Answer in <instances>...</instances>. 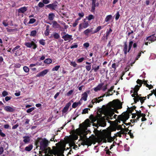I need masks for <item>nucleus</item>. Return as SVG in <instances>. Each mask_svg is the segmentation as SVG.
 Here are the masks:
<instances>
[{
    "label": "nucleus",
    "instance_id": "nucleus-1",
    "mask_svg": "<svg viewBox=\"0 0 156 156\" xmlns=\"http://www.w3.org/2000/svg\"><path fill=\"white\" fill-rule=\"evenodd\" d=\"M89 119L91 120L92 123L97 121L96 124L94 123L93 126L98 128L99 126L104 127L106 126V123L105 119L102 118V115L101 114L98 113L97 115L94 116L93 115H91L89 117Z\"/></svg>",
    "mask_w": 156,
    "mask_h": 156
},
{
    "label": "nucleus",
    "instance_id": "nucleus-2",
    "mask_svg": "<svg viewBox=\"0 0 156 156\" xmlns=\"http://www.w3.org/2000/svg\"><path fill=\"white\" fill-rule=\"evenodd\" d=\"M123 44L122 51L124 52V54L125 55H126L127 52H130L132 45L133 48H136L137 46V43L135 42L133 43V41L131 40H129L128 46L127 41L124 42Z\"/></svg>",
    "mask_w": 156,
    "mask_h": 156
},
{
    "label": "nucleus",
    "instance_id": "nucleus-3",
    "mask_svg": "<svg viewBox=\"0 0 156 156\" xmlns=\"http://www.w3.org/2000/svg\"><path fill=\"white\" fill-rule=\"evenodd\" d=\"M49 143V141L46 138H40L37 140L35 143V144L37 146L38 145L40 147V150L42 151H44L48 146Z\"/></svg>",
    "mask_w": 156,
    "mask_h": 156
},
{
    "label": "nucleus",
    "instance_id": "nucleus-4",
    "mask_svg": "<svg viewBox=\"0 0 156 156\" xmlns=\"http://www.w3.org/2000/svg\"><path fill=\"white\" fill-rule=\"evenodd\" d=\"M129 118V115L126 112H123L122 115H119V119L122 120L123 122H126Z\"/></svg>",
    "mask_w": 156,
    "mask_h": 156
},
{
    "label": "nucleus",
    "instance_id": "nucleus-5",
    "mask_svg": "<svg viewBox=\"0 0 156 156\" xmlns=\"http://www.w3.org/2000/svg\"><path fill=\"white\" fill-rule=\"evenodd\" d=\"M24 44L27 47L29 48H31L33 46V48L34 49H36L37 47V44L33 41L31 42H25Z\"/></svg>",
    "mask_w": 156,
    "mask_h": 156
},
{
    "label": "nucleus",
    "instance_id": "nucleus-6",
    "mask_svg": "<svg viewBox=\"0 0 156 156\" xmlns=\"http://www.w3.org/2000/svg\"><path fill=\"white\" fill-rule=\"evenodd\" d=\"M57 3V2H56V3H54L51 4L47 5H46V7L51 10H55L57 8L58 6Z\"/></svg>",
    "mask_w": 156,
    "mask_h": 156
},
{
    "label": "nucleus",
    "instance_id": "nucleus-7",
    "mask_svg": "<svg viewBox=\"0 0 156 156\" xmlns=\"http://www.w3.org/2000/svg\"><path fill=\"white\" fill-rule=\"evenodd\" d=\"M92 141L89 138H87L86 139H83L81 143V145L83 146L87 145L88 146H90L92 144Z\"/></svg>",
    "mask_w": 156,
    "mask_h": 156
},
{
    "label": "nucleus",
    "instance_id": "nucleus-8",
    "mask_svg": "<svg viewBox=\"0 0 156 156\" xmlns=\"http://www.w3.org/2000/svg\"><path fill=\"white\" fill-rule=\"evenodd\" d=\"M4 110L7 112H11L15 111V108L13 106H10L7 105L4 107Z\"/></svg>",
    "mask_w": 156,
    "mask_h": 156
},
{
    "label": "nucleus",
    "instance_id": "nucleus-9",
    "mask_svg": "<svg viewBox=\"0 0 156 156\" xmlns=\"http://www.w3.org/2000/svg\"><path fill=\"white\" fill-rule=\"evenodd\" d=\"M90 93V91L89 90H87L86 92H84L82 94L80 100H83L84 101H86L88 97V94Z\"/></svg>",
    "mask_w": 156,
    "mask_h": 156
},
{
    "label": "nucleus",
    "instance_id": "nucleus-10",
    "mask_svg": "<svg viewBox=\"0 0 156 156\" xmlns=\"http://www.w3.org/2000/svg\"><path fill=\"white\" fill-rule=\"evenodd\" d=\"M48 71L49 70L48 69H44L37 74L36 76L38 77L44 76L47 74Z\"/></svg>",
    "mask_w": 156,
    "mask_h": 156
},
{
    "label": "nucleus",
    "instance_id": "nucleus-11",
    "mask_svg": "<svg viewBox=\"0 0 156 156\" xmlns=\"http://www.w3.org/2000/svg\"><path fill=\"white\" fill-rule=\"evenodd\" d=\"M62 38L65 41H70V40H73L72 38V36L69 35L68 34H66L65 35L62 37Z\"/></svg>",
    "mask_w": 156,
    "mask_h": 156
},
{
    "label": "nucleus",
    "instance_id": "nucleus-12",
    "mask_svg": "<svg viewBox=\"0 0 156 156\" xmlns=\"http://www.w3.org/2000/svg\"><path fill=\"white\" fill-rule=\"evenodd\" d=\"M71 105V103L70 102H68L66 104L65 106L63 108L62 111V114L67 112L69 109V107Z\"/></svg>",
    "mask_w": 156,
    "mask_h": 156
},
{
    "label": "nucleus",
    "instance_id": "nucleus-13",
    "mask_svg": "<svg viewBox=\"0 0 156 156\" xmlns=\"http://www.w3.org/2000/svg\"><path fill=\"white\" fill-rule=\"evenodd\" d=\"M89 23L87 22H85L83 24L80 23L79 25V30L80 31L81 29L83 28H86L89 26Z\"/></svg>",
    "mask_w": 156,
    "mask_h": 156
},
{
    "label": "nucleus",
    "instance_id": "nucleus-14",
    "mask_svg": "<svg viewBox=\"0 0 156 156\" xmlns=\"http://www.w3.org/2000/svg\"><path fill=\"white\" fill-rule=\"evenodd\" d=\"M146 40V41H151V42H153L156 40V37L154 34H153L147 37Z\"/></svg>",
    "mask_w": 156,
    "mask_h": 156
},
{
    "label": "nucleus",
    "instance_id": "nucleus-15",
    "mask_svg": "<svg viewBox=\"0 0 156 156\" xmlns=\"http://www.w3.org/2000/svg\"><path fill=\"white\" fill-rule=\"evenodd\" d=\"M106 136L108 138V141L109 142H111L113 141L115 137V136H114V137H112L111 136V132H108L107 133Z\"/></svg>",
    "mask_w": 156,
    "mask_h": 156
},
{
    "label": "nucleus",
    "instance_id": "nucleus-16",
    "mask_svg": "<svg viewBox=\"0 0 156 156\" xmlns=\"http://www.w3.org/2000/svg\"><path fill=\"white\" fill-rule=\"evenodd\" d=\"M23 142L25 144H27L29 143L30 141V138L29 136H25L23 137Z\"/></svg>",
    "mask_w": 156,
    "mask_h": 156
},
{
    "label": "nucleus",
    "instance_id": "nucleus-17",
    "mask_svg": "<svg viewBox=\"0 0 156 156\" xmlns=\"http://www.w3.org/2000/svg\"><path fill=\"white\" fill-rule=\"evenodd\" d=\"M104 85V83H99L98 85L94 88V91L97 92L98 90H100L101 89L103 86Z\"/></svg>",
    "mask_w": 156,
    "mask_h": 156
},
{
    "label": "nucleus",
    "instance_id": "nucleus-18",
    "mask_svg": "<svg viewBox=\"0 0 156 156\" xmlns=\"http://www.w3.org/2000/svg\"><path fill=\"white\" fill-rule=\"evenodd\" d=\"M27 10V7L24 6L21 7L18 9V12L19 13H24Z\"/></svg>",
    "mask_w": 156,
    "mask_h": 156
},
{
    "label": "nucleus",
    "instance_id": "nucleus-19",
    "mask_svg": "<svg viewBox=\"0 0 156 156\" xmlns=\"http://www.w3.org/2000/svg\"><path fill=\"white\" fill-rule=\"evenodd\" d=\"M91 8L90 10V12H94L95 11V8L98 7L99 4H91Z\"/></svg>",
    "mask_w": 156,
    "mask_h": 156
},
{
    "label": "nucleus",
    "instance_id": "nucleus-20",
    "mask_svg": "<svg viewBox=\"0 0 156 156\" xmlns=\"http://www.w3.org/2000/svg\"><path fill=\"white\" fill-rule=\"evenodd\" d=\"M103 100V99H98V98H97L92 99L91 102L94 105V103H99L100 102L102 101Z\"/></svg>",
    "mask_w": 156,
    "mask_h": 156
},
{
    "label": "nucleus",
    "instance_id": "nucleus-21",
    "mask_svg": "<svg viewBox=\"0 0 156 156\" xmlns=\"http://www.w3.org/2000/svg\"><path fill=\"white\" fill-rule=\"evenodd\" d=\"M133 99L134 100L135 103H136L137 102H138L139 100L140 101L144 100L143 98L142 97H140L139 96H137V97H136L135 98H133Z\"/></svg>",
    "mask_w": 156,
    "mask_h": 156
},
{
    "label": "nucleus",
    "instance_id": "nucleus-22",
    "mask_svg": "<svg viewBox=\"0 0 156 156\" xmlns=\"http://www.w3.org/2000/svg\"><path fill=\"white\" fill-rule=\"evenodd\" d=\"M114 114V112H110L107 116L106 120L108 121L109 119H113V115Z\"/></svg>",
    "mask_w": 156,
    "mask_h": 156
},
{
    "label": "nucleus",
    "instance_id": "nucleus-23",
    "mask_svg": "<svg viewBox=\"0 0 156 156\" xmlns=\"http://www.w3.org/2000/svg\"><path fill=\"white\" fill-rule=\"evenodd\" d=\"M100 68V66H96V64H93L92 66V70H94V72H97Z\"/></svg>",
    "mask_w": 156,
    "mask_h": 156
},
{
    "label": "nucleus",
    "instance_id": "nucleus-24",
    "mask_svg": "<svg viewBox=\"0 0 156 156\" xmlns=\"http://www.w3.org/2000/svg\"><path fill=\"white\" fill-rule=\"evenodd\" d=\"M33 147V145L31 144H30L25 147V150L27 151H30L32 149Z\"/></svg>",
    "mask_w": 156,
    "mask_h": 156
},
{
    "label": "nucleus",
    "instance_id": "nucleus-25",
    "mask_svg": "<svg viewBox=\"0 0 156 156\" xmlns=\"http://www.w3.org/2000/svg\"><path fill=\"white\" fill-rule=\"evenodd\" d=\"M92 28H88L84 31L83 33L86 35L88 36V35L89 33L92 32Z\"/></svg>",
    "mask_w": 156,
    "mask_h": 156
},
{
    "label": "nucleus",
    "instance_id": "nucleus-26",
    "mask_svg": "<svg viewBox=\"0 0 156 156\" xmlns=\"http://www.w3.org/2000/svg\"><path fill=\"white\" fill-rule=\"evenodd\" d=\"M112 31V29L110 28L108 30H107L106 33V39L107 40L108 38V36L110 33H111Z\"/></svg>",
    "mask_w": 156,
    "mask_h": 156
},
{
    "label": "nucleus",
    "instance_id": "nucleus-27",
    "mask_svg": "<svg viewBox=\"0 0 156 156\" xmlns=\"http://www.w3.org/2000/svg\"><path fill=\"white\" fill-rule=\"evenodd\" d=\"M118 101L117 103V106L118 108L119 109H121L122 108V102H121V101L118 100Z\"/></svg>",
    "mask_w": 156,
    "mask_h": 156
},
{
    "label": "nucleus",
    "instance_id": "nucleus-28",
    "mask_svg": "<svg viewBox=\"0 0 156 156\" xmlns=\"http://www.w3.org/2000/svg\"><path fill=\"white\" fill-rule=\"evenodd\" d=\"M52 35H53V37L55 39H58L60 37L59 34L56 32H54Z\"/></svg>",
    "mask_w": 156,
    "mask_h": 156
},
{
    "label": "nucleus",
    "instance_id": "nucleus-29",
    "mask_svg": "<svg viewBox=\"0 0 156 156\" xmlns=\"http://www.w3.org/2000/svg\"><path fill=\"white\" fill-rule=\"evenodd\" d=\"M55 15L53 13H50L48 15V19L50 20H53Z\"/></svg>",
    "mask_w": 156,
    "mask_h": 156
},
{
    "label": "nucleus",
    "instance_id": "nucleus-30",
    "mask_svg": "<svg viewBox=\"0 0 156 156\" xmlns=\"http://www.w3.org/2000/svg\"><path fill=\"white\" fill-rule=\"evenodd\" d=\"M112 17V16L111 15H109L107 16L105 19V21L108 22L110 20Z\"/></svg>",
    "mask_w": 156,
    "mask_h": 156
},
{
    "label": "nucleus",
    "instance_id": "nucleus-31",
    "mask_svg": "<svg viewBox=\"0 0 156 156\" xmlns=\"http://www.w3.org/2000/svg\"><path fill=\"white\" fill-rule=\"evenodd\" d=\"M52 26L54 27L58 28L60 26V25L56 21H54L53 23Z\"/></svg>",
    "mask_w": 156,
    "mask_h": 156
},
{
    "label": "nucleus",
    "instance_id": "nucleus-32",
    "mask_svg": "<svg viewBox=\"0 0 156 156\" xmlns=\"http://www.w3.org/2000/svg\"><path fill=\"white\" fill-rule=\"evenodd\" d=\"M102 28V27L101 26H98L95 30L93 32H92V34H94L100 31Z\"/></svg>",
    "mask_w": 156,
    "mask_h": 156
},
{
    "label": "nucleus",
    "instance_id": "nucleus-33",
    "mask_svg": "<svg viewBox=\"0 0 156 156\" xmlns=\"http://www.w3.org/2000/svg\"><path fill=\"white\" fill-rule=\"evenodd\" d=\"M52 61L51 59L50 58H47L44 61V62L45 63L50 64L52 62Z\"/></svg>",
    "mask_w": 156,
    "mask_h": 156
},
{
    "label": "nucleus",
    "instance_id": "nucleus-34",
    "mask_svg": "<svg viewBox=\"0 0 156 156\" xmlns=\"http://www.w3.org/2000/svg\"><path fill=\"white\" fill-rule=\"evenodd\" d=\"M94 16L92 15H90L86 17V19L88 20H90L92 19H94Z\"/></svg>",
    "mask_w": 156,
    "mask_h": 156
},
{
    "label": "nucleus",
    "instance_id": "nucleus-35",
    "mask_svg": "<svg viewBox=\"0 0 156 156\" xmlns=\"http://www.w3.org/2000/svg\"><path fill=\"white\" fill-rule=\"evenodd\" d=\"M37 34V31L35 30H33L32 31L30 34V36L34 37Z\"/></svg>",
    "mask_w": 156,
    "mask_h": 156
},
{
    "label": "nucleus",
    "instance_id": "nucleus-36",
    "mask_svg": "<svg viewBox=\"0 0 156 156\" xmlns=\"http://www.w3.org/2000/svg\"><path fill=\"white\" fill-rule=\"evenodd\" d=\"M89 110H90V108H87L84 109L83 111V112H82V114H85L86 113H88Z\"/></svg>",
    "mask_w": 156,
    "mask_h": 156
},
{
    "label": "nucleus",
    "instance_id": "nucleus-37",
    "mask_svg": "<svg viewBox=\"0 0 156 156\" xmlns=\"http://www.w3.org/2000/svg\"><path fill=\"white\" fill-rule=\"evenodd\" d=\"M7 31L8 32H16L18 30L17 28L14 29H8L7 28Z\"/></svg>",
    "mask_w": 156,
    "mask_h": 156
},
{
    "label": "nucleus",
    "instance_id": "nucleus-38",
    "mask_svg": "<svg viewBox=\"0 0 156 156\" xmlns=\"http://www.w3.org/2000/svg\"><path fill=\"white\" fill-rule=\"evenodd\" d=\"M2 95L3 97H5L8 95H9V93L7 91L4 90L2 92Z\"/></svg>",
    "mask_w": 156,
    "mask_h": 156
},
{
    "label": "nucleus",
    "instance_id": "nucleus-39",
    "mask_svg": "<svg viewBox=\"0 0 156 156\" xmlns=\"http://www.w3.org/2000/svg\"><path fill=\"white\" fill-rule=\"evenodd\" d=\"M23 69L26 73H28L29 71V68L27 66H24L23 67Z\"/></svg>",
    "mask_w": 156,
    "mask_h": 156
},
{
    "label": "nucleus",
    "instance_id": "nucleus-40",
    "mask_svg": "<svg viewBox=\"0 0 156 156\" xmlns=\"http://www.w3.org/2000/svg\"><path fill=\"white\" fill-rule=\"evenodd\" d=\"M140 87V86H139L138 85H137L135 86V88L133 89V90L138 91Z\"/></svg>",
    "mask_w": 156,
    "mask_h": 156
},
{
    "label": "nucleus",
    "instance_id": "nucleus-41",
    "mask_svg": "<svg viewBox=\"0 0 156 156\" xmlns=\"http://www.w3.org/2000/svg\"><path fill=\"white\" fill-rule=\"evenodd\" d=\"M36 21L35 19L34 18H31L30 19V21L28 23L29 24H32L34 23Z\"/></svg>",
    "mask_w": 156,
    "mask_h": 156
},
{
    "label": "nucleus",
    "instance_id": "nucleus-42",
    "mask_svg": "<svg viewBox=\"0 0 156 156\" xmlns=\"http://www.w3.org/2000/svg\"><path fill=\"white\" fill-rule=\"evenodd\" d=\"M70 64L71 66H73L74 67H76L77 66V64L75 62H71Z\"/></svg>",
    "mask_w": 156,
    "mask_h": 156
},
{
    "label": "nucleus",
    "instance_id": "nucleus-43",
    "mask_svg": "<svg viewBox=\"0 0 156 156\" xmlns=\"http://www.w3.org/2000/svg\"><path fill=\"white\" fill-rule=\"evenodd\" d=\"M39 42L40 44L43 45H44L45 44V40L43 39H41L39 40Z\"/></svg>",
    "mask_w": 156,
    "mask_h": 156
},
{
    "label": "nucleus",
    "instance_id": "nucleus-44",
    "mask_svg": "<svg viewBox=\"0 0 156 156\" xmlns=\"http://www.w3.org/2000/svg\"><path fill=\"white\" fill-rule=\"evenodd\" d=\"M49 30H48V27H47V28L45 31L44 32V34L46 36H48L49 34Z\"/></svg>",
    "mask_w": 156,
    "mask_h": 156
},
{
    "label": "nucleus",
    "instance_id": "nucleus-45",
    "mask_svg": "<svg viewBox=\"0 0 156 156\" xmlns=\"http://www.w3.org/2000/svg\"><path fill=\"white\" fill-rule=\"evenodd\" d=\"M78 104L77 103V102H75L73 103L72 105V107L73 108H76V107H77L78 106Z\"/></svg>",
    "mask_w": 156,
    "mask_h": 156
},
{
    "label": "nucleus",
    "instance_id": "nucleus-46",
    "mask_svg": "<svg viewBox=\"0 0 156 156\" xmlns=\"http://www.w3.org/2000/svg\"><path fill=\"white\" fill-rule=\"evenodd\" d=\"M60 67V66H57L53 68L52 70L57 71L58 70L59 68Z\"/></svg>",
    "mask_w": 156,
    "mask_h": 156
},
{
    "label": "nucleus",
    "instance_id": "nucleus-47",
    "mask_svg": "<svg viewBox=\"0 0 156 156\" xmlns=\"http://www.w3.org/2000/svg\"><path fill=\"white\" fill-rule=\"evenodd\" d=\"M136 107L135 106H133L130 108L131 109L129 110V112L130 113H131L132 112H133L134 111V110H135L136 111V110H135V109H136Z\"/></svg>",
    "mask_w": 156,
    "mask_h": 156
},
{
    "label": "nucleus",
    "instance_id": "nucleus-48",
    "mask_svg": "<svg viewBox=\"0 0 156 156\" xmlns=\"http://www.w3.org/2000/svg\"><path fill=\"white\" fill-rule=\"evenodd\" d=\"M34 109V107H32L30 108H29L28 109L26 112L28 113H29L32 112L33 111Z\"/></svg>",
    "mask_w": 156,
    "mask_h": 156
},
{
    "label": "nucleus",
    "instance_id": "nucleus-49",
    "mask_svg": "<svg viewBox=\"0 0 156 156\" xmlns=\"http://www.w3.org/2000/svg\"><path fill=\"white\" fill-rule=\"evenodd\" d=\"M136 83L137 84L140 85L139 86H141L142 84V81L141 80L138 79L136 81Z\"/></svg>",
    "mask_w": 156,
    "mask_h": 156
},
{
    "label": "nucleus",
    "instance_id": "nucleus-50",
    "mask_svg": "<svg viewBox=\"0 0 156 156\" xmlns=\"http://www.w3.org/2000/svg\"><path fill=\"white\" fill-rule=\"evenodd\" d=\"M21 65L20 63H16L14 65V67L16 68H19L21 67Z\"/></svg>",
    "mask_w": 156,
    "mask_h": 156
},
{
    "label": "nucleus",
    "instance_id": "nucleus-51",
    "mask_svg": "<svg viewBox=\"0 0 156 156\" xmlns=\"http://www.w3.org/2000/svg\"><path fill=\"white\" fill-rule=\"evenodd\" d=\"M120 14H119V12H117L116 14V16L115 18V19L116 20H117L119 19L120 16Z\"/></svg>",
    "mask_w": 156,
    "mask_h": 156
},
{
    "label": "nucleus",
    "instance_id": "nucleus-52",
    "mask_svg": "<svg viewBox=\"0 0 156 156\" xmlns=\"http://www.w3.org/2000/svg\"><path fill=\"white\" fill-rule=\"evenodd\" d=\"M89 45L90 44L89 43L87 42L83 44V47L86 48H88L89 46Z\"/></svg>",
    "mask_w": 156,
    "mask_h": 156
},
{
    "label": "nucleus",
    "instance_id": "nucleus-53",
    "mask_svg": "<svg viewBox=\"0 0 156 156\" xmlns=\"http://www.w3.org/2000/svg\"><path fill=\"white\" fill-rule=\"evenodd\" d=\"M85 68L87 71H89L91 69V65L86 66Z\"/></svg>",
    "mask_w": 156,
    "mask_h": 156
},
{
    "label": "nucleus",
    "instance_id": "nucleus-54",
    "mask_svg": "<svg viewBox=\"0 0 156 156\" xmlns=\"http://www.w3.org/2000/svg\"><path fill=\"white\" fill-rule=\"evenodd\" d=\"M121 121H122V120H120L119 119V115H118V120L117 119H115V122H117L116 123V124L117 125H118L119 123H120Z\"/></svg>",
    "mask_w": 156,
    "mask_h": 156
},
{
    "label": "nucleus",
    "instance_id": "nucleus-55",
    "mask_svg": "<svg viewBox=\"0 0 156 156\" xmlns=\"http://www.w3.org/2000/svg\"><path fill=\"white\" fill-rule=\"evenodd\" d=\"M131 130H130L128 132V134L129 135L131 138H133L134 136L133 133H131Z\"/></svg>",
    "mask_w": 156,
    "mask_h": 156
},
{
    "label": "nucleus",
    "instance_id": "nucleus-56",
    "mask_svg": "<svg viewBox=\"0 0 156 156\" xmlns=\"http://www.w3.org/2000/svg\"><path fill=\"white\" fill-rule=\"evenodd\" d=\"M140 118V115H137V117L136 119H133V122H137L138 121Z\"/></svg>",
    "mask_w": 156,
    "mask_h": 156
},
{
    "label": "nucleus",
    "instance_id": "nucleus-57",
    "mask_svg": "<svg viewBox=\"0 0 156 156\" xmlns=\"http://www.w3.org/2000/svg\"><path fill=\"white\" fill-rule=\"evenodd\" d=\"M108 85V83H107L105 84V86H103L102 90L103 91H105L107 89V87Z\"/></svg>",
    "mask_w": 156,
    "mask_h": 156
},
{
    "label": "nucleus",
    "instance_id": "nucleus-58",
    "mask_svg": "<svg viewBox=\"0 0 156 156\" xmlns=\"http://www.w3.org/2000/svg\"><path fill=\"white\" fill-rule=\"evenodd\" d=\"M84 60V58L83 57L81 58L77 59V62H82Z\"/></svg>",
    "mask_w": 156,
    "mask_h": 156
},
{
    "label": "nucleus",
    "instance_id": "nucleus-59",
    "mask_svg": "<svg viewBox=\"0 0 156 156\" xmlns=\"http://www.w3.org/2000/svg\"><path fill=\"white\" fill-rule=\"evenodd\" d=\"M12 98L11 96H6L5 98V100L6 101H8L11 100Z\"/></svg>",
    "mask_w": 156,
    "mask_h": 156
},
{
    "label": "nucleus",
    "instance_id": "nucleus-60",
    "mask_svg": "<svg viewBox=\"0 0 156 156\" xmlns=\"http://www.w3.org/2000/svg\"><path fill=\"white\" fill-rule=\"evenodd\" d=\"M0 135L2 137H5V136L6 135L5 134H4V133H3L2 131V130L0 129Z\"/></svg>",
    "mask_w": 156,
    "mask_h": 156
},
{
    "label": "nucleus",
    "instance_id": "nucleus-61",
    "mask_svg": "<svg viewBox=\"0 0 156 156\" xmlns=\"http://www.w3.org/2000/svg\"><path fill=\"white\" fill-rule=\"evenodd\" d=\"M73 90H71L69 91L67 94L68 96H69L71 95L73 92Z\"/></svg>",
    "mask_w": 156,
    "mask_h": 156
},
{
    "label": "nucleus",
    "instance_id": "nucleus-62",
    "mask_svg": "<svg viewBox=\"0 0 156 156\" xmlns=\"http://www.w3.org/2000/svg\"><path fill=\"white\" fill-rule=\"evenodd\" d=\"M20 47V46L19 45L17 46L16 47L14 48L12 50V51L14 52L16 50L19 49Z\"/></svg>",
    "mask_w": 156,
    "mask_h": 156
},
{
    "label": "nucleus",
    "instance_id": "nucleus-63",
    "mask_svg": "<svg viewBox=\"0 0 156 156\" xmlns=\"http://www.w3.org/2000/svg\"><path fill=\"white\" fill-rule=\"evenodd\" d=\"M92 4H99L98 2V0H92Z\"/></svg>",
    "mask_w": 156,
    "mask_h": 156
},
{
    "label": "nucleus",
    "instance_id": "nucleus-64",
    "mask_svg": "<svg viewBox=\"0 0 156 156\" xmlns=\"http://www.w3.org/2000/svg\"><path fill=\"white\" fill-rule=\"evenodd\" d=\"M38 5L40 7L42 8L44 6V5L43 2H40L38 4Z\"/></svg>",
    "mask_w": 156,
    "mask_h": 156
}]
</instances>
